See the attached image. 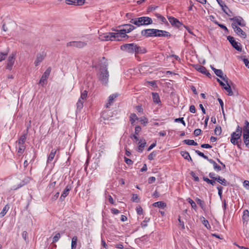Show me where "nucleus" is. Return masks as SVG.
Wrapping results in <instances>:
<instances>
[{
  "mask_svg": "<svg viewBox=\"0 0 249 249\" xmlns=\"http://www.w3.org/2000/svg\"><path fill=\"white\" fill-rule=\"evenodd\" d=\"M141 35L145 37H169L171 36L170 33L166 31L156 29H147L141 31Z\"/></svg>",
  "mask_w": 249,
  "mask_h": 249,
  "instance_id": "f257e3e1",
  "label": "nucleus"
},
{
  "mask_svg": "<svg viewBox=\"0 0 249 249\" xmlns=\"http://www.w3.org/2000/svg\"><path fill=\"white\" fill-rule=\"evenodd\" d=\"M242 136V128L239 125L237 126L236 131L233 132L231 134V142L234 145H237L239 148H240L242 142L241 137Z\"/></svg>",
  "mask_w": 249,
  "mask_h": 249,
  "instance_id": "f03ea898",
  "label": "nucleus"
},
{
  "mask_svg": "<svg viewBox=\"0 0 249 249\" xmlns=\"http://www.w3.org/2000/svg\"><path fill=\"white\" fill-rule=\"evenodd\" d=\"M130 22L139 27L142 25H148L152 23L153 21L151 18L148 17H142L132 18Z\"/></svg>",
  "mask_w": 249,
  "mask_h": 249,
  "instance_id": "7ed1b4c3",
  "label": "nucleus"
},
{
  "mask_svg": "<svg viewBox=\"0 0 249 249\" xmlns=\"http://www.w3.org/2000/svg\"><path fill=\"white\" fill-rule=\"evenodd\" d=\"M107 63L104 62L102 64L100 69V80L103 84H106L108 81V78L109 76L108 71L107 70Z\"/></svg>",
  "mask_w": 249,
  "mask_h": 249,
  "instance_id": "20e7f679",
  "label": "nucleus"
},
{
  "mask_svg": "<svg viewBox=\"0 0 249 249\" xmlns=\"http://www.w3.org/2000/svg\"><path fill=\"white\" fill-rule=\"evenodd\" d=\"M141 48L134 43L125 44L121 46V49L129 53H139Z\"/></svg>",
  "mask_w": 249,
  "mask_h": 249,
  "instance_id": "39448f33",
  "label": "nucleus"
},
{
  "mask_svg": "<svg viewBox=\"0 0 249 249\" xmlns=\"http://www.w3.org/2000/svg\"><path fill=\"white\" fill-rule=\"evenodd\" d=\"M122 26L124 27L125 28L124 29H121L118 32L121 39L122 38L125 37L126 36L128 37V36L126 35V33H128L131 32L135 28V27L131 24H125Z\"/></svg>",
  "mask_w": 249,
  "mask_h": 249,
  "instance_id": "423d86ee",
  "label": "nucleus"
},
{
  "mask_svg": "<svg viewBox=\"0 0 249 249\" xmlns=\"http://www.w3.org/2000/svg\"><path fill=\"white\" fill-rule=\"evenodd\" d=\"M103 40H117L119 41L121 40V38L119 36V34L118 32L117 33H108L106 34H105L102 38Z\"/></svg>",
  "mask_w": 249,
  "mask_h": 249,
  "instance_id": "0eeeda50",
  "label": "nucleus"
},
{
  "mask_svg": "<svg viewBox=\"0 0 249 249\" xmlns=\"http://www.w3.org/2000/svg\"><path fill=\"white\" fill-rule=\"evenodd\" d=\"M16 54L15 53H13L8 56L6 61V69L9 71L12 70L16 59Z\"/></svg>",
  "mask_w": 249,
  "mask_h": 249,
  "instance_id": "6e6552de",
  "label": "nucleus"
},
{
  "mask_svg": "<svg viewBox=\"0 0 249 249\" xmlns=\"http://www.w3.org/2000/svg\"><path fill=\"white\" fill-rule=\"evenodd\" d=\"M87 43L83 41H70L67 43V47H74L77 48H82L87 46Z\"/></svg>",
  "mask_w": 249,
  "mask_h": 249,
  "instance_id": "1a4fd4ad",
  "label": "nucleus"
},
{
  "mask_svg": "<svg viewBox=\"0 0 249 249\" xmlns=\"http://www.w3.org/2000/svg\"><path fill=\"white\" fill-rule=\"evenodd\" d=\"M227 39L229 40L231 46L237 51L241 52L242 51V48L239 43L236 42L234 37L231 36H228Z\"/></svg>",
  "mask_w": 249,
  "mask_h": 249,
  "instance_id": "9d476101",
  "label": "nucleus"
},
{
  "mask_svg": "<svg viewBox=\"0 0 249 249\" xmlns=\"http://www.w3.org/2000/svg\"><path fill=\"white\" fill-rule=\"evenodd\" d=\"M231 27L234 29V32L238 35L241 36H243L244 38H246L247 36L246 34L244 32L240 27L235 25V22L231 23Z\"/></svg>",
  "mask_w": 249,
  "mask_h": 249,
  "instance_id": "9b49d317",
  "label": "nucleus"
},
{
  "mask_svg": "<svg viewBox=\"0 0 249 249\" xmlns=\"http://www.w3.org/2000/svg\"><path fill=\"white\" fill-rule=\"evenodd\" d=\"M46 56V53L44 52L37 54L36 60L35 61V65L38 66L40 63L44 60Z\"/></svg>",
  "mask_w": 249,
  "mask_h": 249,
  "instance_id": "f8f14e48",
  "label": "nucleus"
},
{
  "mask_svg": "<svg viewBox=\"0 0 249 249\" xmlns=\"http://www.w3.org/2000/svg\"><path fill=\"white\" fill-rule=\"evenodd\" d=\"M168 19L171 24L175 27L179 28L182 24L177 19L173 17H167Z\"/></svg>",
  "mask_w": 249,
  "mask_h": 249,
  "instance_id": "ddd939ff",
  "label": "nucleus"
},
{
  "mask_svg": "<svg viewBox=\"0 0 249 249\" xmlns=\"http://www.w3.org/2000/svg\"><path fill=\"white\" fill-rule=\"evenodd\" d=\"M231 20H232L233 22L235 23V25L238 24V25L241 27H244L246 25L245 22L242 18L239 17H235L232 18H230Z\"/></svg>",
  "mask_w": 249,
  "mask_h": 249,
  "instance_id": "4468645a",
  "label": "nucleus"
},
{
  "mask_svg": "<svg viewBox=\"0 0 249 249\" xmlns=\"http://www.w3.org/2000/svg\"><path fill=\"white\" fill-rule=\"evenodd\" d=\"M51 71V68L48 67L47 69V70L45 71L43 73V74L39 81V83L40 84L42 85V84L44 83V82L47 80V79H48V78L50 74Z\"/></svg>",
  "mask_w": 249,
  "mask_h": 249,
  "instance_id": "2eb2a0df",
  "label": "nucleus"
},
{
  "mask_svg": "<svg viewBox=\"0 0 249 249\" xmlns=\"http://www.w3.org/2000/svg\"><path fill=\"white\" fill-rule=\"evenodd\" d=\"M66 3L68 4L82 5L85 3V0H66Z\"/></svg>",
  "mask_w": 249,
  "mask_h": 249,
  "instance_id": "dca6fc26",
  "label": "nucleus"
},
{
  "mask_svg": "<svg viewBox=\"0 0 249 249\" xmlns=\"http://www.w3.org/2000/svg\"><path fill=\"white\" fill-rule=\"evenodd\" d=\"M118 96V94L115 93L110 95L108 98V103L106 105L107 107H109V106L113 103L114 100Z\"/></svg>",
  "mask_w": 249,
  "mask_h": 249,
  "instance_id": "f3484780",
  "label": "nucleus"
},
{
  "mask_svg": "<svg viewBox=\"0 0 249 249\" xmlns=\"http://www.w3.org/2000/svg\"><path fill=\"white\" fill-rule=\"evenodd\" d=\"M141 130V127L140 126H136L135 128V134L133 135V136L131 137V138H133L134 140H136V141H138L139 140L138 139V135L139 133Z\"/></svg>",
  "mask_w": 249,
  "mask_h": 249,
  "instance_id": "a211bd4d",
  "label": "nucleus"
},
{
  "mask_svg": "<svg viewBox=\"0 0 249 249\" xmlns=\"http://www.w3.org/2000/svg\"><path fill=\"white\" fill-rule=\"evenodd\" d=\"M152 95L153 102L156 104H160V100L159 94L156 92H152Z\"/></svg>",
  "mask_w": 249,
  "mask_h": 249,
  "instance_id": "6ab92c4d",
  "label": "nucleus"
},
{
  "mask_svg": "<svg viewBox=\"0 0 249 249\" xmlns=\"http://www.w3.org/2000/svg\"><path fill=\"white\" fill-rule=\"evenodd\" d=\"M210 163L212 164L213 166V168L216 171H219L221 170V167L218 165L215 161L212 159H209L208 160Z\"/></svg>",
  "mask_w": 249,
  "mask_h": 249,
  "instance_id": "aec40b11",
  "label": "nucleus"
},
{
  "mask_svg": "<svg viewBox=\"0 0 249 249\" xmlns=\"http://www.w3.org/2000/svg\"><path fill=\"white\" fill-rule=\"evenodd\" d=\"M180 154L181 156L186 160H188V161H190L191 162H193V160L189 154V153L187 151H181L180 152Z\"/></svg>",
  "mask_w": 249,
  "mask_h": 249,
  "instance_id": "412c9836",
  "label": "nucleus"
},
{
  "mask_svg": "<svg viewBox=\"0 0 249 249\" xmlns=\"http://www.w3.org/2000/svg\"><path fill=\"white\" fill-rule=\"evenodd\" d=\"M245 126L243 128V135L249 134V122L247 121H245Z\"/></svg>",
  "mask_w": 249,
  "mask_h": 249,
  "instance_id": "4be33fe9",
  "label": "nucleus"
},
{
  "mask_svg": "<svg viewBox=\"0 0 249 249\" xmlns=\"http://www.w3.org/2000/svg\"><path fill=\"white\" fill-rule=\"evenodd\" d=\"M195 69L202 73H206V69L205 67L200 65H196L194 66Z\"/></svg>",
  "mask_w": 249,
  "mask_h": 249,
  "instance_id": "5701e85b",
  "label": "nucleus"
},
{
  "mask_svg": "<svg viewBox=\"0 0 249 249\" xmlns=\"http://www.w3.org/2000/svg\"><path fill=\"white\" fill-rule=\"evenodd\" d=\"M153 206L155 207L164 208L166 207V204L162 201H158L153 204Z\"/></svg>",
  "mask_w": 249,
  "mask_h": 249,
  "instance_id": "b1692460",
  "label": "nucleus"
},
{
  "mask_svg": "<svg viewBox=\"0 0 249 249\" xmlns=\"http://www.w3.org/2000/svg\"><path fill=\"white\" fill-rule=\"evenodd\" d=\"M214 180L217 181L221 184L226 186L227 185V181L225 178H222L220 176H217L214 178Z\"/></svg>",
  "mask_w": 249,
  "mask_h": 249,
  "instance_id": "393cba45",
  "label": "nucleus"
},
{
  "mask_svg": "<svg viewBox=\"0 0 249 249\" xmlns=\"http://www.w3.org/2000/svg\"><path fill=\"white\" fill-rule=\"evenodd\" d=\"M243 142L246 146L249 148V134L243 135Z\"/></svg>",
  "mask_w": 249,
  "mask_h": 249,
  "instance_id": "a878e982",
  "label": "nucleus"
},
{
  "mask_svg": "<svg viewBox=\"0 0 249 249\" xmlns=\"http://www.w3.org/2000/svg\"><path fill=\"white\" fill-rule=\"evenodd\" d=\"M77 237L76 236H73L71 239V249H75L77 246Z\"/></svg>",
  "mask_w": 249,
  "mask_h": 249,
  "instance_id": "bb28decb",
  "label": "nucleus"
},
{
  "mask_svg": "<svg viewBox=\"0 0 249 249\" xmlns=\"http://www.w3.org/2000/svg\"><path fill=\"white\" fill-rule=\"evenodd\" d=\"M9 208V206L8 204L6 205L3 208L2 211L0 213V217H3L6 214Z\"/></svg>",
  "mask_w": 249,
  "mask_h": 249,
  "instance_id": "cd10ccee",
  "label": "nucleus"
},
{
  "mask_svg": "<svg viewBox=\"0 0 249 249\" xmlns=\"http://www.w3.org/2000/svg\"><path fill=\"white\" fill-rule=\"evenodd\" d=\"M223 88L227 91L228 95L232 96L233 95L230 84H228L227 86H225Z\"/></svg>",
  "mask_w": 249,
  "mask_h": 249,
  "instance_id": "c85d7f7f",
  "label": "nucleus"
},
{
  "mask_svg": "<svg viewBox=\"0 0 249 249\" xmlns=\"http://www.w3.org/2000/svg\"><path fill=\"white\" fill-rule=\"evenodd\" d=\"M56 151L55 149H53L52 150V151L51 152L50 154H49L48 158V160H47L48 162H51L53 159V158L55 156V153H56Z\"/></svg>",
  "mask_w": 249,
  "mask_h": 249,
  "instance_id": "c756f323",
  "label": "nucleus"
},
{
  "mask_svg": "<svg viewBox=\"0 0 249 249\" xmlns=\"http://www.w3.org/2000/svg\"><path fill=\"white\" fill-rule=\"evenodd\" d=\"M218 3L219 4L220 7L222 8V10L227 14H228L227 12L224 9V7H226L227 9H228V7L225 4V2L222 0H216Z\"/></svg>",
  "mask_w": 249,
  "mask_h": 249,
  "instance_id": "7c9ffc66",
  "label": "nucleus"
},
{
  "mask_svg": "<svg viewBox=\"0 0 249 249\" xmlns=\"http://www.w3.org/2000/svg\"><path fill=\"white\" fill-rule=\"evenodd\" d=\"M196 203L200 206L202 209H205V203L203 201L201 200L200 199L198 198H196Z\"/></svg>",
  "mask_w": 249,
  "mask_h": 249,
  "instance_id": "2f4dec72",
  "label": "nucleus"
},
{
  "mask_svg": "<svg viewBox=\"0 0 249 249\" xmlns=\"http://www.w3.org/2000/svg\"><path fill=\"white\" fill-rule=\"evenodd\" d=\"M183 142L189 145H197V142L192 140H184Z\"/></svg>",
  "mask_w": 249,
  "mask_h": 249,
  "instance_id": "473e14b6",
  "label": "nucleus"
},
{
  "mask_svg": "<svg viewBox=\"0 0 249 249\" xmlns=\"http://www.w3.org/2000/svg\"><path fill=\"white\" fill-rule=\"evenodd\" d=\"M249 217V212L248 210H245L243 212V215L242 216L243 220L247 222Z\"/></svg>",
  "mask_w": 249,
  "mask_h": 249,
  "instance_id": "72a5a7b5",
  "label": "nucleus"
},
{
  "mask_svg": "<svg viewBox=\"0 0 249 249\" xmlns=\"http://www.w3.org/2000/svg\"><path fill=\"white\" fill-rule=\"evenodd\" d=\"M139 118L137 116L135 113H132L130 116V121L131 124H133L136 120H138Z\"/></svg>",
  "mask_w": 249,
  "mask_h": 249,
  "instance_id": "f704fd0d",
  "label": "nucleus"
},
{
  "mask_svg": "<svg viewBox=\"0 0 249 249\" xmlns=\"http://www.w3.org/2000/svg\"><path fill=\"white\" fill-rule=\"evenodd\" d=\"M8 54V51L0 53V62L5 60Z\"/></svg>",
  "mask_w": 249,
  "mask_h": 249,
  "instance_id": "c9c22d12",
  "label": "nucleus"
},
{
  "mask_svg": "<svg viewBox=\"0 0 249 249\" xmlns=\"http://www.w3.org/2000/svg\"><path fill=\"white\" fill-rule=\"evenodd\" d=\"M203 179L205 181H206L207 183L210 184H211L213 186L215 184V180H213V179H210L208 178L204 177L203 178Z\"/></svg>",
  "mask_w": 249,
  "mask_h": 249,
  "instance_id": "e433bc0d",
  "label": "nucleus"
},
{
  "mask_svg": "<svg viewBox=\"0 0 249 249\" xmlns=\"http://www.w3.org/2000/svg\"><path fill=\"white\" fill-rule=\"evenodd\" d=\"M84 101L79 99L76 104L77 109L80 110L83 107Z\"/></svg>",
  "mask_w": 249,
  "mask_h": 249,
  "instance_id": "4c0bfd02",
  "label": "nucleus"
},
{
  "mask_svg": "<svg viewBox=\"0 0 249 249\" xmlns=\"http://www.w3.org/2000/svg\"><path fill=\"white\" fill-rule=\"evenodd\" d=\"M155 16L158 19L160 20L163 23H167V21L166 18L164 17L161 16V15H160V14L156 13V14H155Z\"/></svg>",
  "mask_w": 249,
  "mask_h": 249,
  "instance_id": "58836bf2",
  "label": "nucleus"
},
{
  "mask_svg": "<svg viewBox=\"0 0 249 249\" xmlns=\"http://www.w3.org/2000/svg\"><path fill=\"white\" fill-rule=\"evenodd\" d=\"M146 142L144 140L143 142L140 144L138 146V151L139 152H142L143 150L144 147H145V146L146 145Z\"/></svg>",
  "mask_w": 249,
  "mask_h": 249,
  "instance_id": "ea45409f",
  "label": "nucleus"
},
{
  "mask_svg": "<svg viewBox=\"0 0 249 249\" xmlns=\"http://www.w3.org/2000/svg\"><path fill=\"white\" fill-rule=\"evenodd\" d=\"M26 139V135H22V136H21L18 141V144H24Z\"/></svg>",
  "mask_w": 249,
  "mask_h": 249,
  "instance_id": "a19ab883",
  "label": "nucleus"
},
{
  "mask_svg": "<svg viewBox=\"0 0 249 249\" xmlns=\"http://www.w3.org/2000/svg\"><path fill=\"white\" fill-rule=\"evenodd\" d=\"M69 193V191H67V190L64 189V190L63 191V193L60 197V200L61 201H62L64 199V198L68 195Z\"/></svg>",
  "mask_w": 249,
  "mask_h": 249,
  "instance_id": "79ce46f5",
  "label": "nucleus"
},
{
  "mask_svg": "<svg viewBox=\"0 0 249 249\" xmlns=\"http://www.w3.org/2000/svg\"><path fill=\"white\" fill-rule=\"evenodd\" d=\"M187 201L191 204L192 208H193L195 210H196L197 208V206L196 204L192 199L189 198L187 199Z\"/></svg>",
  "mask_w": 249,
  "mask_h": 249,
  "instance_id": "37998d69",
  "label": "nucleus"
},
{
  "mask_svg": "<svg viewBox=\"0 0 249 249\" xmlns=\"http://www.w3.org/2000/svg\"><path fill=\"white\" fill-rule=\"evenodd\" d=\"M195 152H196V153L198 156H199L200 157H202L203 158H204V159H205L207 160H208L209 159L208 158V157L207 156L205 155L204 154V153H202V152H201L199 151V150H195Z\"/></svg>",
  "mask_w": 249,
  "mask_h": 249,
  "instance_id": "c03bdc74",
  "label": "nucleus"
},
{
  "mask_svg": "<svg viewBox=\"0 0 249 249\" xmlns=\"http://www.w3.org/2000/svg\"><path fill=\"white\" fill-rule=\"evenodd\" d=\"M222 132L221 127L220 126H216L214 129V134L219 135Z\"/></svg>",
  "mask_w": 249,
  "mask_h": 249,
  "instance_id": "a18cd8bd",
  "label": "nucleus"
},
{
  "mask_svg": "<svg viewBox=\"0 0 249 249\" xmlns=\"http://www.w3.org/2000/svg\"><path fill=\"white\" fill-rule=\"evenodd\" d=\"M131 200L133 202H139L140 201V198L137 194H133Z\"/></svg>",
  "mask_w": 249,
  "mask_h": 249,
  "instance_id": "49530a36",
  "label": "nucleus"
},
{
  "mask_svg": "<svg viewBox=\"0 0 249 249\" xmlns=\"http://www.w3.org/2000/svg\"><path fill=\"white\" fill-rule=\"evenodd\" d=\"M87 95L88 92L86 90H84L83 92L81 93L80 99L84 101L87 98Z\"/></svg>",
  "mask_w": 249,
  "mask_h": 249,
  "instance_id": "de8ad7c7",
  "label": "nucleus"
},
{
  "mask_svg": "<svg viewBox=\"0 0 249 249\" xmlns=\"http://www.w3.org/2000/svg\"><path fill=\"white\" fill-rule=\"evenodd\" d=\"M175 122H179V123H181L184 126H185L186 125V124L183 120V118L182 117V118H176L175 119Z\"/></svg>",
  "mask_w": 249,
  "mask_h": 249,
  "instance_id": "09e8293b",
  "label": "nucleus"
},
{
  "mask_svg": "<svg viewBox=\"0 0 249 249\" xmlns=\"http://www.w3.org/2000/svg\"><path fill=\"white\" fill-rule=\"evenodd\" d=\"M60 233H56L55 235V236L53 237V242L56 243V242H57L58 241V240L60 239Z\"/></svg>",
  "mask_w": 249,
  "mask_h": 249,
  "instance_id": "8fccbe9b",
  "label": "nucleus"
},
{
  "mask_svg": "<svg viewBox=\"0 0 249 249\" xmlns=\"http://www.w3.org/2000/svg\"><path fill=\"white\" fill-rule=\"evenodd\" d=\"M214 23L217 24L219 27H220L221 28L223 29L225 31L228 32V29L223 24H221L218 23L217 21H215Z\"/></svg>",
  "mask_w": 249,
  "mask_h": 249,
  "instance_id": "3c124183",
  "label": "nucleus"
},
{
  "mask_svg": "<svg viewBox=\"0 0 249 249\" xmlns=\"http://www.w3.org/2000/svg\"><path fill=\"white\" fill-rule=\"evenodd\" d=\"M150 220V218L145 217L144 220L141 223L142 227L143 228L146 227L147 226V222H148Z\"/></svg>",
  "mask_w": 249,
  "mask_h": 249,
  "instance_id": "603ef678",
  "label": "nucleus"
},
{
  "mask_svg": "<svg viewBox=\"0 0 249 249\" xmlns=\"http://www.w3.org/2000/svg\"><path fill=\"white\" fill-rule=\"evenodd\" d=\"M156 156V153L155 152H152L148 156V159L149 160H153L154 158Z\"/></svg>",
  "mask_w": 249,
  "mask_h": 249,
  "instance_id": "864d4df0",
  "label": "nucleus"
},
{
  "mask_svg": "<svg viewBox=\"0 0 249 249\" xmlns=\"http://www.w3.org/2000/svg\"><path fill=\"white\" fill-rule=\"evenodd\" d=\"M215 74L220 78L223 75V72L221 70L218 69V70H215Z\"/></svg>",
  "mask_w": 249,
  "mask_h": 249,
  "instance_id": "5fc2aeb1",
  "label": "nucleus"
},
{
  "mask_svg": "<svg viewBox=\"0 0 249 249\" xmlns=\"http://www.w3.org/2000/svg\"><path fill=\"white\" fill-rule=\"evenodd\" d=\"M19 147L18 148V153L22 154L23 152L25 147V146L24 145V144H19Z\"/></svg>",
  "mask_w": 249,
  "mask_h": 249,
  "instance_id": "6e6d98bb",
  "label": "nucleus"
},
{
  "mask_svg": "<svg viewBox=\"0 0 249 249\" xmlns=\"http://www.w3.org/2000/svg\"><path fill=\"white\" fill-rule=\"evenodd\" d=\"M140 122L142 124H143L144 125H146L148 123V119L145 117L141 118L140 120Z\"/></svg>",
  "mask_w": 249,
  "mask_h": 249,
  "instance_id": "4d7b16f0",
  "label": "nucleus"
},
{
  "mask_svg": "<svg viewBox=\"0 0 249 249\" xmlns=\"http://www.w3.org/2000/svg\"><path fill=\"white\" fill-rule=\"evenodd\" d=\"M190 175L194 178L195 181H197V182L199 181V178L196 176V174L194 172L192 171L190 173Z\"/></svg>",
  "mask_w": 249,
  "mask_h": 249,
  "instance_id": "13d9d810",
  "label": "nucleus"
},
{
  "mask_svg": "<svg viewBox=\"0 0 249 249\" xmlns=\"http://www.w3.org/2000/svg\"><path fill=\"white\" fill-rule=\"evenodd\" d=\"M217 189L218 190V194L220 198H221L223 187H221V186H219L217 187Z\"/></svg>",
  "mask_w": 249,
  "mask_h": 249,
  "instance_id": "bf43d9fd",
  "label": "nucleus"
},
{
  "mask_svg": "<svg viewBox=\"0 0 249 249\" xmlns=\"http://www.w3.org/2000/svg\"><path fill=\"white\" fill-rule=\"evenodd\" d=\"M124 161L125 162V163L129 165H132L133 163V161L128 158L124 157Z\"/></svg>",
  "mask_w": 249,
  "mask_h": 249,
  "instance_id": "052dcab7",
  "label": "nucleus"
},
{
  "mask_svg": "<svg viewBox=\"0 0 249 249\" xmlns=\"http://www.w3.org/2000/svg\"><path fill=\"white\" fill-rule=\"evenodd\" d=\"M220 78L226 83L227 85L228 84H230V83L229 82V79H228L226 75H224L223 74L222 75V77Z\"/></svg>",
  "mask_w": 249,
  "mask_h": 249,
  "instance_id": "680f3d73",
  "label": "nucleus"
},
{
  "mask_svg": "<svg viewBox=\"0 0 249 249\" xmlns=\"http://www.w3.org/2000/svg\"><path fill=\"white\" fill-rule=\"evenodd\" d=\"M137 213L139 215H141L142 214V209L141 206L137 207L136 208Z\"/></svg>",
  "mask_w": 249,
  "mask_h": 249,
  "instance_id": "e2e57ef3",
  "label": "nucleus"
},
{
  "mask_svg": "<svg viewBox=\"0 0 249 249\" xmlns=\"http://www.w3.org/2000/svg\"><path fill=\"white\" fill-rule=\"evenodd\" d=\"M201 132V130L200 129L197 128L195 130L194 132V134L196 136H198L200 134Z\"/></svg>",
  "mask_w": 249,
  "mask_h": 249,
  "instance_id": "0e129e2a",
  "label": "nucleus"
},
{
  "mask_svg": "<svg viewBox=\"0 0 249 249\" xmlns=\"http://www.w3.org/2000/svg\"><path fill=\"white\" fill-rule=\"evenodd\" d=\"M245 66L248 67V68H249V61L248 60V59H246L245 58H244L242 59Z\"/></svg>",
  "mask_w": 249,
  "mask_h": 249,
  "instance_id": "69168bd1",
  "label": "nucleus"
},
{
  "mask_svg": "<svg viewBox=\"0 0 249 249\" xmlns=\"http://www.w3.org/2000/svg\"><path fill=\"white\" fill-rule=\"evenodd\" d=\"M244 186L247 189H249V181L245 180L243 182Z\"/></svg>",
  "mask_w": 249,
  "mask_h": 249,
  "instance_id": "338daca9",
  "label": "nucleus"
},
{
  "mask_svg": "<svg viewBox=\"0 0 249 249\" xmlns=\"http://www.w3.org/2000/svg\"><path fill=\"white\" fill-rule=\"evenodd\" d=\"M245 234L246 236V238L249 241V227L246 228L245 231Z\"/></svg>",
  "mask_w": 249,
  "mask_h": 249,
  "instance_id": "774afa93",
  "label": "nucleus"
}]
</instances>
